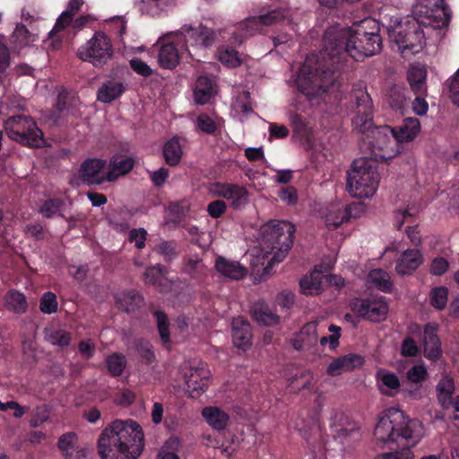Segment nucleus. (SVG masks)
<instances>
[{
	"label": "nucleus",
	"mask_w": 459,
	"mask_h": 459,
	"mask_svg": "<svg viewBox=\"0 0 459 459\" xmlns=\"http://www.w3.org/2000/svg\"><path fill=\"white\" fill-rule=\"evenodd\" d=\"M426 78L427 69L424 65L420 63L411 65L407 73V80L414 94H426Z\"/></svg>",
	"instance_id": "nucleus-25"
},
{
	"label": "nucleus",
	"mask_w": 459,
	"mask_h": 459,
	"mask_svg": "<svg viewBox=\"0 0 459 459\" xmlns=\"http://www.w3.org/2000/svg\"><path fill=\"white\" fill-rule=\"evenodd\" d=\"M375 162L366 157L352 162L351 169L347 172L346 185L351 195L369 198L375 195L379 184V174Z\"/></svg>",
	"instance_id": "nucleus-7"
},
{
	"label": "nucleus",
	"mask_w": 459,
	"mask_h": 459,
	"mask_svg": "<svg viewBox=\"0 0 459 459\" xmlns=\"http://www.w3.org/2000/svg\"><path fill=\"white\" fill-rule=\"evenodd\" d=\"M159 63L161 67L166 69H173L178 65V50L173 43L161 46L159 53Z\"/></svg>",
	"instance_id": "nucleus-34"
},
{
	"label": "nucleus",
	"mask_w": 459,
	"mask_h": 459,
	"mask_svg": "<svg viewBox=\"0 0 459 459\" xmlns=\"http://www.w3.org/2000/svg\"><path fill=\"white\" fill-rule=\"evenodd\" d=\"M426 94H415V99L412 102V108L417 115H425L428 111V103L424 97Z\"/></svg>",
	"instance_id": "nucleus-63"
},
{
	"label": "nucleus",
	"mask_w": 459,
	"mask_h": 459,
	"mask_svg": "<svg viewBox=\"0 0 459 459\" xmlns=\"http://www.w3.org/2000/svg\"><path fill=\"white\" fill-rule=\"evenodd\" d=\"M449 268L447 260L444 257H436L432 260L429 272L432 275L441 276Z\"/></svg>",
	"instance_id": "nucleus-55"
},
{
	"label": "nucleus",
	"mask_w": 459,
	"mask_h": 459,
	"mask_svg": "<svg viewBox=\"0 0 459 459\" xmlns=\"http://www.w3.org/2000/svg\"><path fill=\"white\" fill-rule=\"evenodd\" d=\"M437 394L438 403L444 409H449L453 404V394L455 392V383L450 377H443L437 383Z\"/></svg>",
	"instance_id": "nucleus-32"
},
{
	"label": "nucleus",
	"mask_w": 459,
	"mask_h": 459,
	"mask_svg": "<svg viewBox=\"0 0 459 459\" xmlns=\"http://www.w3.org/2000/svg\"><path fill=\"white\" fill-rule=\"evenodd\" d=\"M449 90L453 102L459 107V69L452 79Z\"/></svg>",
	"instance_id": "nucleus-64"
},
{
	"label": "nucleus",
	"mask_w": 459,
	"mask_h": 459,
	"mask_svg": "<svg viewBox=\"0 0 459 459\" xmlns=\"http://www.w3.org/2000/svg\"><path fill=\"white\" fill-rule=\"evenodd\" d=\"M410 91L403 85L394 84L386 92V102L394 110L403 113L411 100Z\"/></svg>",
	"instance_id": "nucleus-23"
},
{
	"label": "nucleus",
	"mask_w": 459,
	"mask_h": 459,
	"mask_svg": "<svg viewBox=\"0 0 459 459\" xmlns=\"http://www.w3.org/2000/svg\"><path fill=\"white\" fill-rule=\"evenodd\" d=\"M214 188L215 195L230 201V206L233 209H239L247 203L248 191L243 186L217 182L214 184Z\"/></svg>",
	"instance_id": "nucleus-14"
},
{
	"label": "nucleus",
	"mask_w": 459,
	"mask_h": 459,
	"mask_svg": "<svg viewBox=\"0 0 459 459\" xmlns=\"http://www.w3.org/2000/svg\"><path fill=\"white\" fill-rule=\"evenodd\" d=\"M163 158L166 163L171 167L179 164L183 151L178 137L168 140L163 146Z\"/></svg>",
	"instance_id": "nucleus-33"
},
{
	"label": "nucleus",
	"mask_w": 459,
	"mask_h": 459,
	"mask_svg": "<svg viewBox=\"0 0 459 459\" xmlns=\"http://www.w3.org/2000/svg\"><path fill=\"white\" fill-rule=\"evenodd\" d=\"M126 91L122 82L108 80L102 83L97 92V100L102 103H110L118 99Z\"/></svg>",
	"instance_id": "nucleus-29"
},
{
	"label": "nucleus",
	"mask_w": 459,
	"mask_h": 459,
	"mask_svg": "<svg viewBox=\"0 0 459 459\" xmlns=\"http://www.w3.org/2000/svg\"><path fill=\"white\" fill-rule=\"evenodd\" d=\"M252 317L258 324L273 326L279 323L280 317L264 302L255 303L251 309Z\"/></svg>",
	"instance_id": "nucleus-30"
},
{
	"label": "nucleus",
	"mask_w": 459,
	"mask_h": 459,
	"mask_svg": "<svg viewBox=\"0 0 459 459\" xmlns=\"http://www.w3.org/2000/svg\"><path fill=\"white\" fill-rule=\"evenodd\" d=\"M135 399V394L129 389L123 390L116 395L115 401L121 406L131 405Z\"/></svg>",
	"instance_id": "nucleus-62"
},
{
	"label": "nucleus",
	"mask_w": 459,
	"mask_h": 459,
	"mask_svg": "<svg viewBox=\"0 0 459 459\" xmlns=\"http://www.w3.org/2000/svg\"><path fill=\"white\" fill-rule=\"evenodd\" d=\"M424 348V356L432 361L438 360L442 356V350H441V342L437 341L435 342L431 343H425L423 344Z\"/></svg>",
	"instance_id": "nucleus-50"
},
{
	"label": "nucleus",
	"mask_w": 459,
	"mask_h": 459,
	"mask_svg": "<svg viewBox=\"0 0 459 459\" xmlns=\"http://www.w3.org/2000/svg\"><path fill=\"white\" fill-rule=\"evenodd\" d=\"M114 48L110 39L102 31H96L93 36L77 50V56L92 64L95 67H102L113 56Z\"/></svg>",
	"instance_id": "nucleus-10"
},
{
	"label": "nucleus",
	"mask_w": 459,
	"mask_h": 459,
	"mask_svg": "<svg viewBox=\"0 0 459 459\" xmlns=\"http://www.w3.org/2000/svg\"><path fill=\"white\" fill-rule=\"evenodd\" d=\"M144 448L142 427L133 420H116L100 433L97 450L101 459H136Z\"/></svg>",
	"instance_id": "nucleus-4"
},
{
	"label": "nucleus",
	"mask_w": 459,
	"mask_h": 459,
	"mask_svg": "<svg viewBox=\"0 0 459 459\" xmlns=\"http://www.w3.org/2000/svg\"><path fill=\"white\" fill-rule=\"evenodd\" d=\"M423 263V255L419 249L403 251L396 261L395 271L399 275H411Z\"/></svg>",
	"instance_id": "nucleus-19"
},
{
	"label": "nucleus",
	"mask_w": 459,
	"mask_h": 459,
	"mask_svg": "<svg viewBox=\"0 0 459 459\" xmlns=\"http://www.w3.org/2000/svg\"><path fill=\"white\" fill-rule=\"evenodd\" d=\"M352 312L371 322L384 321L388 313V306L383 299H356L351 303Z\"/></svg>",
	"instance_id": "nucleus-11"
},
{
	"label": "nucleus",
	"mask_w": 459,
	"mask_h": 459,
	"mask_svg": "<svg viewBox=\"0 0 459 459\" xmlns=\"http://www.w3.org/2000/svg\"><path fill=\"white\" fill-rule=\"evenodd\" d=\"M286 18L287 13L284 10L273 9L266 13L249 17L232 27L221 30L220 35L223 39L229 37L228 41L230 45L219 47L217 51L219 61L230 68L240 66L242 59L235 48L240 46L247 38L253 36L260 30L261 26L278 23Z\"/></svg>",
	"instance_id": "nucleus-5"
},
{
	"label": "nucleus",
	"mask_w": 459,
	"mask_h": 459,
	"mask_svg": "<svg viewBox=\"0 0 459 459\" xmlns=\"http://www.w3.org/2000/svg\"><path fill=\"white\" fill-rule=\"evenodd\" d=\"M368 279L377 290L385 293L392 292L394 284L391 281V277L385 270L380 268L371 270Z\"/></svg>",
	"instance_id": "nucleus-36"
},
{
	"label": "nucleus",
	"mask_w": 459,
	"mask_h": 459,
	"mask_svg": "<svg viewBox=\"0 0 459 459\" xmlns=\"http://www.w3.org/2000/svg\"><path fill=\"white\" fill-rule=\"evenodd\" d=\"M420 130V123L416 117H407L403 123L394 127L396 143L412 141Z\"/></svg>",
	"instance_id": "nucleus-26"
},
{
	"label": "nucleus",
	"mask_w": 459,
	"mask_h": 459,
	"mask_svg": "<svg viewBox=\"0 0 459 459\" xmlns=\"http://www.w3.org/2000/svg\"><path fill=\"white\" fill-rule=\"evenodd\" d=\"M420 353V348L413 338L407 336L403 339L401 345V354L404 357H416Z\"/></svg>",
	"instance_id": "nucleus-49"
},
{
	"label": "nucleus",
	"mask_w": 459,
	"mask_h": 459,
	"mask_svg": "<svg viewBox=\"0 0 459 459\" xmlns=\"http://www.w3.org/2000/svg\"><path fill=\"white\" fill-rule=\"evenodd\" d=\"M74 17V15H73V13H70L69 12H66V11L63 12L61 13V15L58 17V19L56 20L54 28L49 31L48 37L52 39L58 32H60L65 28H66L68 25L73 26Z\"/></svg>",
	"instance_id": "nucleus-47"
},
{
	"label": "nucleus",
	"mask_w": 459,
	"mask_h": 459,
	"mask_svg": "<svg viewBox=\"0 0 459 459\" xmlns=\"http://www.w3.org/2000/svg\"><path fill=\"white\" fill-rule=\"evenodd\" d=\"M179 33L184 35L186 42L192 46L209 48L214 44L216 39V32L202 23L197 27L184 25Z\"/></svg>",
	"instance_id": "nucleus-13"
},
{
	"label": "nucleus",
	"mask_w": 459,
	"mask_h": 459,
	"mask_svg": "<svg viewBox=\"0 0 459 459\" xmlns=\"http://www.w3.org/2000/svg\"><path fill=\"white\" fill-rule=\"evenodd\" d=\"M374 437L383 448L390 450L377 455L375 459H413L412 447L423 437V425L403 411L390 408L379 416Z\"/></svg>",
	"instance_id": "nucleus-2"
},
{
	"label": "nucleus",
	"mask_w": 459,
	"mask_h": 459,
	"mask_svg": "<svg viewBox=\"0 0 459 459\" xmlns=\"http://www.w3.org/2000/svg\"><path fill=\"white\" fill-rule=\"evenodd\" d=\"M299 334L306 337L308 345H315L317 342L316 325L314 323L306 324L301 328Z\"/></svg>",
	"instance_id": "nucleus-56"
},
{
	"label": "nucleus",
	"mask_w": 459,
	"mask_h": 459,
	"mask_svg": "<svg viewBox=\"0 0 459 459\" xmlns=\"http://www.w3.org/2000/svg\"><path fill=\"white\" fill-rule=\"evenodd\" d=\"M394 41L403 55L417 54L425 45L421 22L413 17L401 22L394 30Z\"/></svg>",
	"instance_id": "nucleus-9"
},
{
	"label": "nucleus",
	"mask_w": 459,
	"mask_h": 459,
	"mask_svg": "<svg viewBox=\"0 0 459 459\" xmlns=\"http://www.w3.org/2000/svg\"><path fill=\"white\" fill-rule=\"evenodd\" d=\"M63 205V201L56 198L46 200L40 207V212L46 218H52L56 214Z\"/></svg>",
	"instance_id": "nucleus-48"
},
{
	"label": "nucleus",
	"mask_w": 459,
	"mask_h": 459,
	"mask_svg": "<svg viewBox=\"0 0 459 459\" xmlns=\"http://www.w3.org/2000/svg\"><path fill=\"white\" fill-rule=\"evenodd\" d=\"M163 270L164 266L160 264L148 267L143 273L144 281L148 284H156L160 275L163 273Z\"/></svg>",
	"instance_id": "nucleus-53"
},
{
	"label": "nucleus",
	"mask_w": 459,
	"mask_h": 459,
	"mask_svg": "<svg viewBox=\"0 0 459 459\" xmlns=\"http://www.w3.org/2000/svg\"><path fill=\"white\" fill-rule=\"evenodd\" d=\"M279 198L288 205H294L298 202V194L294 186L281 187L278 194Z\"/></svg>",
	"instance_id": "nucleus-51"
},
{
	"label": "nucleus",
	"mask_w": 459,
	"mask_h": 459,
	"mask_svg": "<svg viewBox=\"0 0 459 459\" xmlns=\"http://www.w3.org/2000/svg\"><path fill=\"white\" fill-rule=\"evenodd\" d=\"M438 327L436 323H428L424 325V334H423V344L437 342L439 341V337L437 335Z\"/></svg>",
	"instance_id": "nucleus-57"
},
{
	"label": "nucleus",
	"mask_w": 459,
	"mask_h": 459,
	"mask_svg": "<svg viewBox=\"0 0 459 459\" xmlns=\"http://www.w3.org/2000/svg\"><path fill=\"white\" fill-rule=\"evenodd\" d=\"M197 127L204 134H214L218 130V125L206 113H201L196 118Z\"/></svg>",
	"instance_id": "nucleus-45"
},
{
	"label": "nucleus",
	"mask_w": 459,
	"mask_h": 459,
	"mask_svg": "<svg viewBox=\"0 0 459 459\" xmlns=\"http://www.w3.org/2000/svg\"><path fill=\"white\" fill-rule=\"evenodd\" d=\"M136 351L146 364L150 365L155 361V353L149 342L139 340L136 342Z\"/></svg>",
	"instance_id": "nucleus-46"
},
{
	"label": "nucleus",
	"mask_w": 459,
	"mask_h": 459,
	"mask_svg": "<svg viewBox=\"0 0 459 459\" xmlns=\"http://www.w3.org/2000/svg\"><path fill=\"white\" fill-rule=\"evenodd\" d=\"M448 289L445 286L435 287L429 293L430 305L437 310H443L447 304Z\"/></svg>",
	"instance_id": "nucleus-40"
},
{
	"label": "nucleus",
	"mask_w": 459,
	"mask_h": 459,
	"mask_svg": "<svg viewBox=\"0 0 459 459\" xmlns=\"http://www.w3.org/2000/svg\"><path fill=\"white\" fill-rule=\"evenodd\" d=\"M168 178L169 169L164 167L160 168L159 169L152 172L150 175V178L152 184L157 187L162 186L167 181Z\"/></svg>",
	"instance_id": "nucleus-61"
},
{
	"label": "nucleus",
	"mask_w": 459,
	"mask_h": 459,
	"mask_svg": "<svg viewBox=\"0 0 459 459\" xmlns=\"http://www.w3.org/2000/svg\"><path fill=\"white\" fill-rule=\"evenodd\" d=\"M352 97L355 113L352 125L362 134L360 148L374 161L391 160L397 153L394 127L387 125L373 126V102L367 91H355Z\"/></svg>",
	"instance_id": "nucleus-3"
},
{
	"label": "nucleus",
	"mask_w": 459,
	"mask_h": 459,
	"mask_svg": "<svg viewBox=\"0 0 459 459\" xmlns=\"http://www.w3.org/2000/svg\"><path fill=\"white\" fill-rule=\"evenodd\" d=\"M185 377L192 397L200 396L208 388L209 370L205 367L191 368Z\"/></svg>",
	"instance_id": "nucleus-17"
},
{
	"label": "nucleus",
	"mask_w": 459,
	"mask_h": 459,
	"mask_svg": "<svg viewBox=\"0 0 459 459\" xmlns=\"http://www.w3.org/2000/svg\"><path fill=\"white\" fill-rule=\"evenodd\" d=\"M231 335L234 345L242 351L248 350L252 345V327L244 317L234 318L231 323Z\"/></svg>",
	"instance_id": "nucleus-16"
},
{
	"label": "nucleus",
	"mask_w": 459,
	"mask_h": 459,
	"mask_svg": "<svg viewBox=\"0 0 459 459\" xmlns=\"http://www.w3.org/2000/svg\"><path fill=\"white\" fill-rule=\"evenodd\" d=\"M364 358L356 353H349L333 359L327 368V374L339 376L343 371H351L364 364Z\"/></svg>",
	"instance_id": "nucleus-20"
},
{
	"label": "nucleus",
	"mask_w": 459,
	"mask_h": 459,
	"mask_svg": "<svg viewBox=\"0 0 459 459\" xmlns=\"http://www.w3.org/2000/svg\"><path fill=\"white\" fill-rule=\"evenodd\" d=\"M155 250L163 256L166 263H170L178 256L177 243L174 240H163L157 245Z\"/></svg>",
	"instance_id": "nucleus-42"
},
{
	"label": "nucleus",
	"mask_w": 459,
	"mask_h": 459,
	"mask_svg": "<svg viewBox=\"0 0 459 459\" xmlns=\"http://www.w3.org/2000/svg\"><path fill=\"white\" fill-rule=\"evenodd\" d=\"M202 415L207 423L217 430L226 429L230 421L229 415L218 407H205L203 409Z\"/></svg>",
	"instance_id": "nucleus-31"
},
{
	"label": "nucleus",
	"mask_w": 459,
	"mask_h": 459,
	"mask_svg": "<svg viewBox=\"0 0 459 459\" xmlns=\"http://www.w3.org/2000/svg\"><path fill=\"white\" fill-rule=\"evenodd\" d=\"M295 227L285 221H272L261 230L260 245L266 254L273 255L270 263L281 262L293 245Z\"/></svg>",
	"instance_id": "nucleus-6"
},
{
	"label": "nucleus",
	"mask_w": 459,
	"mask_h": 459,
	"mask_svg": "<svg viewBox=\"0 0 459 459\" xmlns=\"http://www.w3.org/2000/svg\"><path fill=\"white\" fill-rule=\"evenodd\" d=\"M321 265H316L309 275L303 277L299 281L301 292L305 295H317L323 290L324 274L319 270Z\"/></svg>",
	"instance_id": "nucleus-27"
},
{
	"label": "nucleus",
	"mask_w": 459,
	"mask_h": 459,
	"mask_svg": "<svg viewBox=\"0 0 459 459\" xmlns=\"http://www.w3.org/2000/svg\"><path fill=\"white\" fill-rule=\"evenodd\" d=\"M115 301L117 308L127 314L138 310L144 304L143 297L135 290H127L117 293Z\"/></svg>",
	"instance_id": "nucleus-22"
},
{
	"label": "nucleus",
	"mask_w": 459,
	"mask_h": 459,
	"mask_svg": "<svg viewBox=\"0 0 459 459\" xmlns=\"http://www.w3.org/2000/svg\"><path fill=\"white\" fill-rule=\"evenodd\" d=\"M153 316L157 321V326L160 340L163 343H169L170 342V332H169V321L167 315L161 310H156Z\"/></svg>",
	"instance_id": "nucleus-41"
},
{
	"label": "nucleus",
	"mask_w": 459,
	"mask_h": 459,
	"mask_svg": "<svg viewBox=\"0 0 459 459\" xmlns=\"http://www.w3.org/2000/svg\"><path fill=\"white\" fill-rule=\"evenodd\" d=\"M212 82L207 76H199L194 91L196 103L204 105L210 101L212 95Z\"/></svg>",
	"instance_id": "nucleus-35"
},
{
	"label": "nucleus",
	"mask_w": 459,
	"mask_h": 459,
	"mask_svg": "<svg viewBox=\"0 0 459 459\" xmlns=\"http://www.w3.org/2000/svg\"><path fill=\"white\" fill-rule=\"evenodd\" d=\"M105 161L100 159H88L79 169L80 179L87 185H101L107 181L106 174L102 170Z\"/></svg>",
	"instance_id": "nucleus-15"
},
{
	"label": "nucleus",
	"mask_w": 459,
	"mask_h": 459,
	"mask_svg": "<svg viewBox=\"0 0 459 459\" xmlns=\"http://www.w3.org/2000/svg\"><path fill=\"white\" fill-rule=\"evenodd\" d=\"M56 446L64 459H85L91 450L78 443V437L74 432H66L61 435Z\"/></svg>",
	"instance_id": "nucleus-12"
},
{
	"label": "nucleus",
	"mask_w": 459,
	"mask_h": 459,
	"mask_svg": "<svg viewBox=\"0 0 459 459\" xmlns=\"http://www.w3.org/2000/svg\"><path fill=\"white\" fill-rule=\"evenodd\" d=\"M215 269L222 276L235 281L244 279L247 274V269L238 261H231L223 256H218L215 260Z\"/></svg>",
	"instance_id": "nucleus-21"
},
{
	"label": "nucleus",
	"mask_w": 459,
	"mask_h": 459,
	"mask_svg": "<svg viewBox=\"0 0 459 459\" xmlns=\"http://www.w3.org/2000/svg\"><path fill=\"white\" fill-rule=\"evenodd\" d=\"M427 370L422 366H413L407 372L408 379L414 384H420L426 379Z\"/></svg>",
	"instance_id": "nucleus-59"
},
{
	"label": "nucleus",
	"mask_w": 459,
	"mask_h": 459,
	"mask_svg": "<svg viewBox=\"0 0 459 459\" xmlns=\"http://www.w3.org/2000/svg\"><path fill=\"white\" fill-rule=\"evenodd\" d=\"M130 66L134 72L143 77H148L152 74V69L141 58L134 57L130 60Z\"/></svg>",
	"instance_id": "nucleus-52"
},
{
	"label": "nucleus",
	"mask_w": 459,
	"mask_h": 459,
	"mask_svg": "<svg viewBox=\"0 0 459 459\" xmlns=\"http://www.w3.org/2000/svg\"><path fill=\"white\" fill-rule=\"evenodd\" d=\"M422 2L425 4V6L431 11V13L442 12L444 17L441 19V24L437 25L438 27L448 26L451 21V11L445 0H422Z\"/></svg>",
	"instance_id": "nucleus-39"
},
{
	"label": "nucleus",
	"mask_w": 459,
	"mask_h": 459,
	"mask_svg": "<svg viewBox=\"0 0 459 459\" xmlns=\"http://www.w3.org/2000/svg\"><path fill=\"white\" fill-rule=\"evenodd\" d=\"M376 378L379 385L380 393L389 397H394L401 386L397 375L385 369L378 370Z\"/></svg>",
	"instance_id": "nucleus-28"
},
{
	"label": "nucleus",
	"mask_w": 459,
	"mask_h": 459,
	"mask_svg": "<svg viewBox=\"0 0 459 459\" xmlns=\"http://www.w3.org/2000/svg\"><path fill=\"white\" fill-rule=\"evenodd\" d=\"M134 166V160L125 155H115L110 159L109 170L106 173L107 181H114L118 177L127 174Z\"/></svg>",
	"instance_id": "nucleus-24"
},
{
	"label": "nucleus",
	"mask_w": 459,
	"mask_h": 459,
	"mask_svg": "<svg viewBox=\"0 0 459 459\" xmlns=\"http://www.w3.org/2000/svg\"><path fill=\"white\" fill-rule=\"evenodd\" d=\"M330 429L333 437L343 444L344 441L358 429L355 422L350 420L349 417L343 412H336L332 418Z\"/></svg>",
	"instance_id": "nucleus-18"
},
{
	"label": "nucleus",
	"mask_w": 459,
	"mask_h": 459,
	"mask_svg": "<svg viewBox=\"0 0 459 459\" xmlns=\"http://www.w3.org/2000/svg\"><path fill=\"white\" fill-rule=\"evenodd\" d=\"M4 129L10 139L24 146L39 148L44 144L43 133L30 117L24 115L10 117L4 122Z\"/></svg>",
	"instance_id": "nucleus-8"
},
{
	"label": "nucleus",
	"mask_w": 459,
	"mask_h": 459,
	"mask_svg": "<svg viewBox=\"0 0 459 459\" xmlns=\"http://www.w3.org/2000/svg\"><path fill=\"white\" fill-rule=\"evenodd\" d=\"M146 236L147 231L144 229H133L129 234V241L134 242L135 247L138 249H142L145 247Z\"/></svg>",
	"instance_id": "nucleus-58"
},
{
	"label": "nucleus",
	"mask_w": 459,
	"mask_h": 459,
	"mask_svg": "<svg viewBox=\"0 0 459 459\" xmlns=\"http://www.w3.org/2000/svg\"><path fill=\"white\" fill-rule=\"evenodd\" d=\"M226 210L227 204L222 200L212 201L207 205V212L213 219L221 217Z\"/></svg>",
	"instance_id": "nucleus-54"
},
{
	"label": "nucleus",
	"mask_w": 459,
	"mask_h": 459,
	"mask_svg": "<svg viewBox=\"0 0 459 459\" xmlns=\"http://www.w3.org/2000/svg\"><path fill=\"white\" fill-rule=\"evenodd\" d=\"M170 221L174 223L180 222L185 217V210L182 204L178 203H172L168 208Z\"/></svg>",
	"instance_id": "nucleus-60"
},
{
	"label": "nucleus",
	"mask_w": 459,
	"mask_h": 459,
	"mask_svg": "<svg viewBox=\"0 0 459 459\" xmlns=\"http://www.w3.org/2000/svg\"><path fill=\"white\" fill-rule=\"evenodd\" d=\"M56 295L51 291L45 292L39 300V309L44 314H53L57 311Z\"/></svg>",
	"instance_id": "nucleus-44"
},
{
	"label": "nucleus",
	"mask_w": 459,
	"mask_h": 459,
	"mask_svg": "<svg viewBox=\"0 0 459 459\" xmlns=\"http://www.w3.org/2000/svg\"><path fill=\"white\" fill-rule=\"evenodd\" d=\"M7 307L16 314H24L28 308L26 297L23 293L11 290L7 295Z\"/></svg>",
	"instance_id": "nucleus-37"
},
{
	"label": "nucleus",
	"mask_w": 459,
	"mask_h": 459,
	"mask_svg": "<svg viewBox=\"0 0 459 459\" xmlns=\"http://www.w3.org/2000/svg\"><path fill=\"white\" fill-rule=\"evenodd\" d=\"M46 339L53 345L59 347H67L71 342V335L64 330H48L46 333Z\"/></svg>",
	"instance_id": "nucleus-43"
},
{
	"label": "nucleus",
	"mask_w": 459,
	"mask_h": 459,
	"mask_svg": "<svg viewBox=\"0 0 459 459\" xmlns=\"http://www.w3.org/2000/svg\"><path fill=\"white\" fill-rule=\"evenodd\" d=\"M379 25L376 20L363 19L351 28L336 23L324 34V49L308 55L299 68L296 80L298 90L309 100L329 101L342 99V83L338 74L344 67L347 56L362 61L382 48Z\"/></svg>",
	"instance_id": "nucleus-1"
},
{
	"label": "nucleus",
	"mask_w": 459,
	"mask_h": 459,
	"mask_svg": "<svg viewBox=\"0 0 459 459\" xmlns=\"http://www.w3.org/2000/svg\"><path fill=\"white\" fill-rule=\"evenodd\" d=\"M126 356L122 353L114 352L106 359L107 369L110 376L120 377L126 367Z\"/></svg>",
	"instance_id": "nucleus-38"
}]
</instances>
